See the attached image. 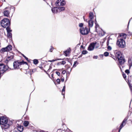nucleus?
Segmentation results:
<instances>
[{
  "instance_id": "64",
  "label": "nucleus",
  "mask_w": 132,
  "mask_h": 132,
  "mask_svg": "<svg viewBox=\"0 0 132 132\" xmlns=\"http://www.w3.org/2000/svg\"><path fill=\"white\" fill-rule=\"evenodd\" d=\"M2 1H4V2H5V0H2Z\"/></svg>"
},
{
  "instance_id": "4",
  "label": "nucleus",
  "mask_w": 132,
  "mask_h": 132,
  "mask_svg": "<svg viewBox=\"0 0 132 132\" xmlns=\"http://www.w3.org/2000/svg\"><path fill=\"white\" fill-rule=\"evenodd\" d=\"M117 44L119 47L124 48L126 46L125 41L122 39H118L117 42Z\"/></svg>"
},
{
  "instance_id": "1",
  "label": "nucleus",
  "mask_w": 132,
  "mask_h": 132,
  "mask_svg": "<svg viewBox=\"0 0 132 132\" xmlns=\"http://www.w3.org/2000/svg\"><path fill=\"white\" fill-rule=\"evenodd\" d=\"M13 124L12 122L8 120L7 118L4 116L0 117V124L2 125V127L4 129L9 128Z\"/></svg>"
},
{
  "instance_id": "29",
  "label": "nucleus",
  "mask_w": 132,
  "mask_h": 132,
  "mask_svg": "<svg viewBox=\"0 0 132 132\" xmlns=\"http://www.w3.org/2000/svg\"><path fill=\"white\" fill-rule=\"evenodd\" d=\"M97 23V21H96V19H95V23L96 24V26H95V29L96 30V28H97V27H98L99 26L98 25V24H97L96 23Z\"/></svg>"
},
{
  "instance_id": "25",
  "label": "nucleus",
  "mask_w": 132,
  "mask_h": 132,
  "mask_svg": "<svg viewBox=\"0 0 132 132\" xmlns=\"http://www.w3.org/2000/svg\"><path fill=\"white\" fill-rule=\"evenodd\" d=\"M6 28L7 33L10 32L11 31H12V30L10 29V28H9V27H6Z\"/></svg>"
},
{
  "instance_id": "16",
  "label": "nucleus",
  "mask_w": 132,
  "mask_h": 132,
  "mask_svg": "<svg viewBox=\"0 0 132 132\" xmlns=\"http://www.w3.org/2000/svg\"><path fill=\"white\" fill-rule=\"evenodd\" d=\"M57 7H54L52 8L51 9L52 12L55 13L57 12Z\"/></svg>"
},
{
  "instance_id": "61",
  "label": "nucleus",
  "mask_w": 132,
  "mask_h": 132,
  "mask_svg": "<svg viewBox=\"0 0 132 132\" xmlns=\"http://www.w3.org/2000/svg\"><path fill=\"white\" fill-rule=\"evenodd\" d=\"M72 69V68H71L70 70V72H71V71Z\"/></svg>"
},
{
  "instance_id": "63",
  "label": "nucleus",
  "mask_w": 132,
  "mask_h": 132,
  "mask_svg": "<svg viewBox=\"0 0 132 132\" xmlns=\"http://www.w3.org/2000/svg\"><path fill=\"white\" fill-rule=\"evenodd\" d=\"M81 48H82L83 47V46L82 45H81Z\"/></svg>"
},
{
  "instance_id": "2",
  "label": "nucleus",
  "mask_w": 132,
  "mask_h": 132,
  "mask_svg": "<svg viewBox=\"0 0 132 132\" xmlns=\"http://www.w3.org/2000/svg\"><path fill=\"white\" fill-rule=\"evenodd\" d=\"M115 55L118 59L119 62V64H118L119 67L120 69H121V66L122 68L123 67L121 65L123 64L126 61L124 56L120 51L117 52Z\"/></svg>"
},
{
  "instance_id": "43",
  "label": "nucleus",
  "mask_w": 132,
  "mask_h": 132,
  "mask_svg": "<svg viewBox=\"0 0 132 132\" xmlns=\"http://www.w3.org/2000/svg\"><path fill=\"white\" fill-rule=\"evenodd\" d=\"M123 76L124 79H125V78H126V75L125 74H123Z\"/></svg>"
},
{
  "instance_id": "58",
  "label": "nucleus",
  "mask_w": 132,
  "mask_h": 132,
  "mask_svg": "<svg viewBox=\"0 0 132 132\" xmlns=\"http://www.w3.org/2000/svg\"><path fill=\"white\" fill-rule=\"evenodd\" d=\"M82 56V55H80V56H79L78 57V58H79V57H81Z\"/></svg>"
},
{
  "instance_id": "54",
  "label": "nucleus",
  "mask_w": 132,
  "mask_h": 132,
  "mask_svg": "<svg viewBox=\"0 0 132 132\" xmlns=\"http://www.w3.org/2000/svg\"><path fill=\"white\" fill-rule=\"evenodd\" d=\"M130 20H129V22L128 23V26H127L128 28V26H129V22H130Z\"/></svg>"
},
{
  "instance_id": "44",
  "label": "nucleus",
  "mask_w": 132,
  "mask_h": 132,
  "mask_svg": "<svg viewBox=\"0 0 132 132\" xmlns=\"http://www.w3.org/2000/svg\"><path fill=\"white\" fill-rule=\"evenodd\" d=\"M56 61V60H49L48 61L49 62H53L55 61Z\"/></svg>"
},
{
  "instance_id": "49",
  "label": "nucleus",
  "mask_w": 132,
  "mask_h": 132,
  "mask_svg": "<svg viewBox=\"0 0 132 132\" xmlns=\"http://www.w3.org/2000/svg\"><path fill=\"white\" fill-rule=\"evenodd\" d=\"M112 58L114 59L115 60H116V58L114 56H113L112 57Z\"/></svg>"
},
{
  "instance_id": "21",
  "label": "nucleus",
  "mask_w": 132,
  "mask_h": 132,
  "mask_svg": "<svg viewBox=\"0 0 132 132\" xmlns=\"http://www.w3.org/2000/svg\"><path fill=\"white\" fill-rule=\"evenodd\" d=\"M60 11H64L65 10V8L64 7H58Z\"/></svg>"
},
{
  "instance_id": "35",
  "label": "nucleus",
  "mask_w": 132,
  "mask_h": 132,
  "mask_svg": "<svg viewBox=\"0 0 132 132\" xmlns=\"http://www.w3.org/2000/svg\"><path fill=\"white\" fill-rule=\"evenodd\" d=\"M125 72L127 73V74H128L129 73V71L127 69L125 71Z\"/></svg>"
},
{
  "instance_id": "36",
  "label": "nucleus",
  "mask_w": 132,
  "mask_h": 132,
  "mask_svg": "<svg viewBox=\"0 0 132 132\" xmlns=\"http://www.w3.org/2000/svg\"><path fill=\"white\" fill-rule=\"evenodd\" d=\"M108 46V49L109 50H111L112 49V48L110 46H109V45Z\"/></svg>"
},
{
  "instance_id": "56",
  "label": "nucleus",
  "mask_w": 132,
  "mask_h": 132,
  "mask_svg": "<svg viewBox=\"0 0 132 132\" xmlns=\"http://www.w3.org/2000/svg\"><path fill=\"white\" fill-rule=\"evenodd\" d=\"M52 68V67L51 66H50V68L49 69H48V70H50V69H51Z\"/></svg>"
},
{
  "instance_id": "3",
  "label": "nucleus",
  "mask_w": 132,
  "mask_h": 132,
  "mask_svg": "<svg viewBox=\"0 0 132 132\" xmlns=\"http://www.w3.org/2000/svg\"><path fill=\"white\" fill-rule=\"evenodd\" d=\"M1 26L5 28L9 27L10 25V22L9 20L7 18H5L2 20L1 22Z\"/></svg>"
},
{
  "instance_id": "7",
  "label": "nucleus",
  "mask_w": 132,
  "mask_h": 132,
  "mask_svg": "<svg viewBox=\"0 0 132 132\" xmlns=\"http://www.w3.org/2000/svg\"><path fill=\"white\" fill-rule=\"evenodd\" d=\"M127 121V119L125 118L122 121V123L119 127V132H120L121 129L126 124V122Z\"/></svg>"
},
{
  "instance_id": "52",
  "label": "nucleus",
  "mask_w": 132,
  "mask_h": 132,
  "mask_svg": "<svg viewBox=\"0 0 132 132\" xmlns=\"http://www.w3.org/2000/svg\"><path fill=\"white\" fill-rule=\"evenodd\" d=\"M100 56L101 58L103 57V54H101L100 55Z\"/></svg>"
},
{
  "instance_id": "48",
  "label": "nucleus",
  "mask_w": 132,
  "mask_h": 132,
  "mask_svg": "<svg viewBox=\"0 0 132 132\" xmlns=\"http://www.w3.org/2000/svg\"><path fill=\"white\" fill-rule=\"evenodd\" d=\"M65 86H64L63 87V89L62 90V91H65Z\"/></svg>"
},
{
  "instance_id": "53",
  "label": "nucleus",
  "mask_w": 132,
  "mask_h": 132,
  "mask_svg": "<svg viewBox=\"0 0 132 132\" xmlns=\"http://www.w3.org/2000/svg\"><path fill=\"white\" fill-rule=\"evenodd\" d=\"M40 132H47V131H44L43 130H42L40 131Z\"/></svg>"
},
{
  "instance_id": "46",
  "label": "nucleus",
  "mask_w": 132,
  "mask_h": 132,
  "mask_svg": "<svg viewBox=\"0 0 132 132\" xmlns=\"http://www.w3.org/2000/svg\"><path fill=\"white\" fill-rule=\"evenodd\" d=\"M97 57H98V56H94L93 57V58L94 59H97Z\"/></svg>"
},
{
  "instance_id": "5",
  "label": "nucleus",
  "mask_w": 132,
  "mask_h": 132,
  "mask_svg": "<svg viewBox=\"0 0 132 132\" xmlns=\"http://www.w3.org/2000/svg\"><path fill=\"white\" fill-rule=\"evenodd\" d=\"M65 4V2L64 0H57L55 3V5L57 7L58 6H63Z\"/></svg>"
},
{
  "instance_id": "55",
  "label": "nucleus",
  "mask_w": 132,
  "mask_h": 132,
  "mask_svg": "<svg viewBox=\"0 0 132 132\" xmlns=\"http://www.w3.org/2000/svg\"><path fill=\"white\" fill-rule=\"evenodd\" d=\"M85 21L86 22H88V20L87 19H86Z\"/></svg>"
},
{
  "instance_id": "14",
  "label": "nucleus",
  "mask_w": 132,
  "mask_h": 132,
  "mask_svg": "<svg viewBox=\"0 0 132 132\" xmlns=\"http://www.w3.org/2000/svg\"><path fill=\"white\" fill-rule=\"evenodd\" d=\"M14 57V56L13 55H11L10 56H8L6 58V60L7 61H9L13 59Z\"/></svg>"
},
{
  "instance_id": "62",
  "label": "nucleus",
  "mask_w": 132,
  "mask_h": 132,
  "mask_svg": "<svg viewBox=\"0 0 132 132\" xmlns=\"http://www.w3.org/2000/svg\"><path fill=\"white\" fill-rule=\"evenodd\" d=\"M85 16H83V19H84V18H85Z\"/></svg>"
},
{
  "instance_id": "19",
  "label": "nucleus",
  "mask_w": 132,
  "mask_h": 132,
  "mask_svg": "<svg viewBox=\"0 0 132 132\" xmlns=\"http://www.w3.org/2000/svg\"><path fill=\"white\" fill-rule=\"evenodd\" d=\"M120 37H123L125 39H126V37L127 36L125 34L121 33L120 34Z\"/></svg>"
},
{
  "instance_id": "45",
  "label": "nucleus",
  "mask_w": 132,
  "mask_h": 132,
  "mask_svg": "<svg viewBox=\"0 0 132 132\" xmlns=\"http://www.w3.org/2000/svg\"><path fill=\"white\" fill-rule=\"evenodd\" d=\"M64 92H65V91H62V95H64V96H63L64 97V94H65Z\"/></svg>"
},
{
  "instance_id": "8",
  "label": "nucleus",
  "mask_w": 132,
  "mask_h": 132,
  "mask_svg": "<svg viewBox=\"0 0 132 132\" xmlns=\"http://www.w3.org/2000/svg\"><path fill=\"white\" fill-rule=\"evenodd\" d=\"M12 49V46L10 45H8L5 48H3L1 50L2 51L5 52L11 51Z\"/></svg>"
},
{
  "instance_id": "12",
  "label": "nucleus",
  "mask_w": 132,
  "mask_h": 132,
  "mask_svg": "<svg viewBox=\"0 0 132 132\" xmlns=\"http://www.w3.org/2000/svg\"><path fill=\"white\" fill-rule=\"evenodd\" d=\"M94 22L93 20H88V24L89 27H92L93 25Z\"/></svg>"
},
{
  "instance_id": "32",
  "label": "nucleus",
  "mask_w": 132,
  "mask_h": 132,
  "mask_svg": "<svg viewBox=\"0 0 132 132\" xmlns=\"http://www.w3.org/2000/svg\"><path fill=\"white\" fill-rule=\"evenodd\" d=\"M110 38H108L107 40V43H106L107 45V46L109 45V40H110Z\"/></svg>"
},
{
  "instance_id": "33",
  "label": "nucleus",
  "mask_w": 132,
  "mask_h": 132,
  "mask_svg": "<svg viewBox=\"0 0 132 132\" xmlns=\"http://www.w3.org/2000/svg\"><path fill=\"white\" fill-rule=\"evenodd\" d=\"M93 16H89V18L90 20H93L92 19L93 18Z\"/></svg>"
},
{
  "instance_id": "57",
  "label": "nucleus",
  "mask_w": 132,
  "mask_h": 132,
  "mask_svg": "<svg viewBox=\"0 0 132 132\" xmlns=\"http://www.w3.org/2000/svg\"><path fill=\"white\" fill-rule=\"evenodd\" d=\"M13 132H17V131L16 130H14Z\"/></svg>"
},
{
  "instance_id": "38",
  "label": "nucleus",
  "mask_w": 132,
  "mask_h": 132,
  "mask_svg": "<svg viewBox=\"0 0 132 132\" xmlns=\"http://www.w3.org/2000/svg\"><path fill=\"white\" fill-rule=\"evenodd\" d=\"M53 49H54L53 47L52 46H51V48L50 49V52H52V50Z\"/></svg>"
},
{
  "instance_id": "13",
  "label": "nucleus",
  "mask_w": 132,
  "mask_h": 132,
  "mask_svg": "<svg viewBox=\"0 0 132 132\" xmlns=\"http://www.w3.org/2000/svg\"><path fill=\"white\" fill-rule=\"evenodd\" d=\"M9 68L8 66L5 65V67H3L2 70L1 71L2 73H3L5 72Z\"/></svg>"
},
{
  "instance_id": "23",
  "label": "nucleus",
  "mask_w": 132,
  "mask_h": 132,
  "mask_svg": "<svg viewBox=\"0 0 132 132\" xmlns=\"http://www.w3.org/2000/svg\"><path fill=\"white\" fill-rule=\"evenodd\" d=\"M33 63L34 64L36 65L38 63V60L37 59H34L33 60Z\"/></svg>"
},
{
  "instance_id": "39",
  "label": "nucleus",
  "mask_w": 132,
  "mask_h": 132,
  "mask_svg": "<svg viewBox=\"0 0 132 132\" xmlns=\"http://www.w3.org/2000/svg\"><path fill=\"white\" fill-rule=\"evenodd\" d=\"M128 35L129 36H131L132 35V33L130 32H128Z\"/></svg>"
},
{
  "instance_id": "51",
  "label": "nucleus",
  "mask_w": 132,
  "mask_h": 132,
  "mask_svg": "<svg viewBox=\"0 0 132 132\" xmlns=\"http://www.w3.org/2000/svg\"><path fill=\"white\" fill-rule=\"evenodd\" d=\"M64 80V78H62L61 79V81H62V82H63Z\"/></svg>"
},
{
  "instance_id": "41",
  "label": "nucleus",
  "mask_w": 132,
  "mask_h": 132,
  "mask_svg": "<svg viewBox=\"0 0 132 132\" xmlns=\"http://www.w3.org/2000/svg\"><path fill=\"white\" fill-rule=\"evenodd\" d=\"M56 73L58 76H60V73L59 72L56 71Z\"/></svg>"
},
{
  "instance_id": "37",
  "label": "nucleus",
  "mask_w": 132,
  "mask_h": 132,
  "mask_svg": "<svg viewBox=\"0 0 132 132\" xmlns=\"http://www.w3.org/2000/svg\"><path fill=\"white\" fill-rule=\"evenodd\" d=\"M94 14L93 12H90L89 13V16H93Z\"/></svg>"
},
{
  "instance_id": "20",
  "label": "nucleus",
  "mask_w": 132,
  "mask_h": 132,
  "mask_svg": "<svg viewBox=\"0 0 132 132\" xmlns=\"http://www.w3.org/2000/svg\"><path fill=\"white\" fill-rule=\"evenodd\" d=\"M5 67V65L3 64H0V71H1L2 70L3 67Z\"/></svg>"
},
{
  "instance_id": "24",
  "label": "nucleus",
  "mask_w": 132,
  "mask_h": 132,
  "mask_svg": "<svg viewBox=\"0 0 132 132\" xmlns=\"http://www.w3.org/2000/svg\"><path fill=\"white\" fill-rule=\"evenodd\" d=\"M7 36L8 38H11L12 37V34L10 32H8L7 34Z\"/></svg>"
},
{
  "instance_id": "40",
  "label": "nucleus",
  "mask_w": 132,
  "mask_h": 132,
  "mask_svg": "<svg viewBox=\"0 0 132 132\" xmlns=\"http://www.w3.org/2000/svg\"><path fill=\"white\" fill-rule=\"evenodd\" d=\"M65 63H66V62L65 61H62L61 62V64H63V65L65 64Z\"/></svg>"
},
{
  "instance_id": "17",
  "label": "nucleus",
  "mask_w": 132,
  "mask_h": 132,
  "mask_svg": "<svg viewBox=\"0 0 132 132\" xmlns=\"http://www.w3.org/2000/svg\"><path fill=\"white\" fill-rule=\"evenodd\" d=\"M29 122L28 121H25L23 123V125L24 126L27 127L29 124Z\"/></svg>"
},
{
  "instance_id": "31",
  "label": "nucleus",
  "mask_w": 132,
  "mask_h": 132,
  "mask_svg": "<svg viewBox=\"0 0 132 132\" xmlns=\"http://www.w3.org/2000/svg\"><path fill=\"white\" fill-rule=\"evenodd\" d=\"M22 56L25 58V59L28 62L29 61V60H28V58L24 54H22Z\"/></svg>"
},
{
  "instance_id": "28",
  "label": "nucleus",
  "mask_w": 132,
  "mask_h": 132,
  "mask_svg": "<svg viewBox=\"0 0 132 132\" xmlns=\"http://www.w3.org/2000/svg\"><path fill=\"white\" fill-rule=\"evenodd\" d=\"M76 64H77V65L78 64V63L77 62V61H75L74 62V64H73V67H75L76 66Z\"/></svg>"
},
{
  "instance_id": "6",
  "label": "nucleus",
  "mask_w": 132,
  "mask_h": 132,
  "mask_svg": "<svg viewBox=\"0 0 132 132\" xmlns=\"http://www.w3.org/2000/svg\"><path fill=\"white\" fill-rule=\"evenodd\" d=\"M80 32L81 34L83 35H86L88 34L89 32L88 29L85 27L84 28H82L80 29Z\"/></svg>"
},
{
  "instance_id": "50",
  "label": "nucleus",
  "mask_w": 132,
  "mask_h": 132,
  "mask_svg": "<svg viewBox=\"0 0 132 132\" xmlns=\"http://www.w3.org/2000/svg\"><path fill=\"white\" fill-rule=\"evenodd\" d=\"M129 87L130 90V91H132V87L131 86H129Z\"/></svg>"
},
{
  "instance_id": "11",
  "label": "nucleus",
  "mask_w": 132,
  "mask_h": 132,
  "mask_svg": "<svg viewBox=\"0 0 132 132\" xmlns=\"http://www.w3.org/2000/svg\"><path fill=\"white\" fill-rule=\"evenodd\" d=\"M17 129L20 132H22L23 130V127L21 125L17 124Z\"/></svg>"
},
{
  "instance_id": "60",
  "label": "nucleus",
  "mask_w": 132,
  "mask_h": 132,
  "mask_svg": "<svg viewBox=\"0 0 132 132\" xmlns=\"http://www.w3.org/2000/svg\"><path fill=\"white\" fill-rule=\"evenodd\" d=\"M53 74H52L51 75V76L53 77Z\"/></svg>"
},
{
  "instance_id": "26",
  "label": "nucleus",
  "mask_w": 132,
  "mask_h": 132,
  "mask_svg": "<svg viewBox=\"0 0 132 132\" xmlns=\"http://www.w3.org/2000/svg\"><path fill=\"white\" fill-rule=\"evenodd\" d=\"M69 51H66L64 52V53L65 54L66 56H67L69 54Z\"/></svg>"
},
{
  "instance_id": "22",
  "label": "nucleus",
  "mask_w": 132,
  "mask_h": 132,
  "mask_svg": "<svg viewBox=\"0 0 132 132\" xmlns=\"http://www.w3.org/2000/svg\"><path fill=\"white\" fill-rule=\"evenodd\" d=\"M20 65L22 64H27V62L24 61L23 60H22V61L19 62Z\"/></svg>"
},
{
  "instance_id": "59",
  "label": "nucleus",
  "mask_w": 132,
  "mask_h": 132,
  "mask_svg": "<svg viewBox=\"0 0 132 132\" xmlns=\"http://www.w3.org/2000/svg\"><path fill=\"white\" fill-rule=\"evenodd\" d=\"M40 68L41 69H42L43 68V67H40Z\"/></svg>"
},
{
  "instance_id": "42",
  "label": "nucleus",
  "mask_w": 132,
  "mask_h": 132,
  "mask_svg": "<svg viewBox=\"0 0 132 132\" xmlns=\"http://www.w3.org/2000/svg\"><path fill=\"white\" fill-rule=\"evenodd\" d=\"M83 26V24L82 23H80L79 24V26L80 27H82Z\"/></svg>"
},
{
  "instance_id": "34",
  "label": "nucleus",
  "mask_w": 132,
  "mask_h": 132,
  "mask_svg": "<svg viewBox=\"0 0 132 132\" xmlns=\"http://www.w3.org/2000/svg\"><path fill=\"white\" fill-rule=\"evenodd\" d=\"M56 81L58 84H59L60 83V80L59 79H57L56 80Z\"/></svg>"
},
{
  "instance_id": "30",
  "label": "nucleus",
  "mask_w": 132,
  "mask_h": 132,
  "mask_svg": "<svg viewBox=\"0 0 132 132\" xmlns=\"http://www.w3.org/2000/svg\"><path fill=\"white\" fill-rule=\"evenodd\" d=\"M104 54L105 56H107L108 55L109 53L108 52H106L104 53Z\"/></svg>"
},
{
  "instance_id": "47",
  "label": "nucleus",
  "mask_w": 132,
  "mask_h": 132,
  "mask_svg": "<svg viewBox=\"0 0 132 132\" xmlns=\"http://www.w3.org/2000/svg\"><path fill=\"white\" fill-rule=\"evenodd\" d=\"M66 73V71L65 70H63L62 71V74H64Z\"/></svg>"
},
{
  "instance_id": "27",
  "label": "nucleus",
  "mask_w": 132,
  "mask_h": 132,
  "mask_svg": "<svg viewBox=\"0 0 132 132\" xmlns=\"http://www.w3.org/2000/svg\"><path fill=\"white\" fill-rule=\"evenodd\" d=\"M88 53V52L86 50H84L82 52V54H87Z\"/></svg>"
},
{
  "instance_id": "15",
  "label": "nucleus",
  "mask_w": 132,
  "mask_h": 132,
  "mask_svg": "<svg viewBox=\"0 0 132 132\" xmlns=\"http://www.w3.org/2000/svg\"><path fill=\"white\" fill-rule=\"evenodd\" d=\"M10 12L8 10H5L4 11V15L6 16H8L9 15Z\"/></svg>"
},
{
  "instance_id": "18",
  "label": "nucleus",
  "mask_w": 132,
  "mask_h": 132,
  "mask_svg": "<svg viewBox=\"0 0 132 132\" xmlns=\"http://www.w3.org/2000/svg\"><path fill=\"white\" fill-rule=\"evenodd\" d=\"M128 62L130 65H132V58L129 59Z\"/></svg>"
},
{
  "instance_id": "9",
  "label": "nucleus",
  "mask_w": 132,
  "mask_h": 132,
  "mask_svg": "<svg viewBox=\"0 0 132 132\" xmlns=\"http://www.w3.org/2000/svg\"><path fill=\"white\" fill-rule=\"evenodd\" d=\"M96 44V43H91L88 47V50L91 51L93 50Z\"/></svg>"
},
{
  "instance_id": "10",
  "label": "nucleus",
  "mask_w": 132,
  "mask_h": 132,
  "mask_svg": "<svg viewBox=\"0 0 132 132\" xmlns=\"http://www.w3.org/2000/svg\"><path fill=\"white\" fill-rule=\"evenodd\" d=\"M20 65L19 62L18 61L14 62L13 63V66L14 69H19L20 68Z\"/></svg>"
}]
</instances>
